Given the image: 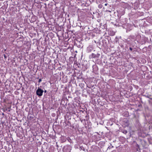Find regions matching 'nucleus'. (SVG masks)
Returning <instances> with one entry per match:
<instances>
[{
  "instance_id": "obj_1",
  "label": "nucleus",
  "mask_w": 152,
  "mask_h": 152,
  "mask_svg": "<svg viewBox=\"0 0 152 152\" xmlns=\"http://www.w3.org/2000/svg\"><path fill=\"white\" fill-rule=\"evenodd\" d=\"M43 91L41 89L38 88L36 91L37 94L39 96H41L42 95Z\"/></svg>"
},
{
  "instance_id": "obj_4",
  "label": "nucleus",
  "mask_w": 152,
  "mask_h": 152,
  "mask_svg": "<svg viewBox=\"0 0 152 152\" xmlns=\"http://www.w3.org/2000/svg\"><path fill=\"white\" fill-rule=\"evenodd\" d=\"M44 91H45V92H46V90H45Z\"/></svg>"
},
{
  "instance_id": "obj_3",
  "label": "nucleus",
  "mask_w": 152,
  "mask_h": 152,
  "mask_svg": "<svg viewBox=\"0 0 152 152\" xmlns=\"http://www.w3.org/2000/svg\"><path fill=\"white\" fill-rule=\"evenodd\" d=\"M105 6H107V4H105Z\"/></svg>"
},
{
  "instance_id": "obj_2",
  "label": "nucleus",
  "mask_w": 152,
  "mask_h": 152,
  "mask_svg": "<svg viewBox=\"0 0 152 152\" xmlns=\"http://www.w3.org/2000/svg\"><path fill=\"white\" fill-rule=\"evenodd\" d=\"M41 81V79H39V82H40Z\"/></svg>"
}]
</instances>
